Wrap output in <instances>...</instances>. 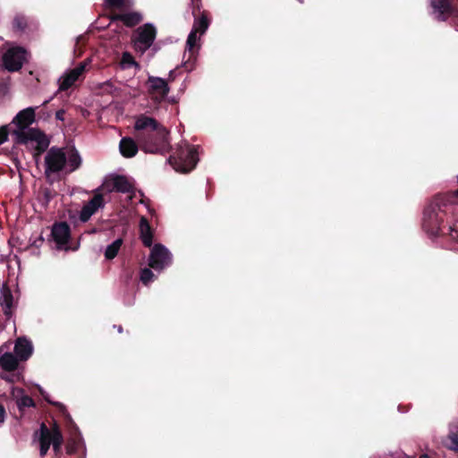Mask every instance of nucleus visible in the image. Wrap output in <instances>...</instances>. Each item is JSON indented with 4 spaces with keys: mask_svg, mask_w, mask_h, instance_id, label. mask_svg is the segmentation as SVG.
<instances>
[{
    "mask_svg": "<svg viewBox=\"0 0 458 458\" xmlns=\"http://www.w3.org/2000/svg\"><path fill=\"white\" fill-rule=\"evenodd\" d=\"M34 107H28L20 111L8 125L0 126V143L10 140L14 143H48L49 140L39 130L30 128L35 120Z\"/></svg>",
    "mask_w": 458,
    "mask_h": 458,
    "instance_id": "f257e3e1",
    "label": "nucleus"
},
{
    "mask_svg": "<svg viewBox=\"0 0 458 458\" xmlns=\"http://www.w3.org/2000/svg\"><path fill=\"white\" fill-rule=\"evenodd\" d=\"M452 206L449 199L445 196H436L424 208L422 229L430 237L449 235L458 242V229L444 225L447 212Z\"/></svg>",
    "mask_w": 458,
    "mask_h": 458,
    "instance_id": "f03ea898",
    "label": "nucleus"
},
{
    "mask_svg": "<svg viewBox=\"0 0 458 458\" xmlns=\"http://www.w3.org/2000/svg\"><path fill=\"white\" fill-rule=\"evenodd\" d=\"M176 148L170 155L169 164L176 172L189 173L198 163V152L193 145H175Z\"/></svg>",
    "mask_w": 458,
    "mask_h": 458,
    "instance_id": "7ed1b4c3",
    "label": "nucleus"
},
{
    "mask_svg": "<svg viewBox=\"0 0 458 458\" xmlns=\"http://www.w3.org/2000/svg\"><path fill=\"white\" fill-rule=\"evenodd\" d=\"M66 164L67 157L64 149L55 147L51 148L45 157L46 176L61 172Z\"/></svg>",
    "mask_w": 458,
    "mask_h": 458,
    "instance_id": "20e7f679",
    "label": "nucleus"
},
{
    "mask_svg": "<svg viewBox=\"0 0 458 458\" xmlns=\"http://www.w3.org/2000/svg\"><path fill=\"white\" fill-rule=\"evenodd\" d=\"M156 37V30L150 24L140 27L134 35L133 44L136 51L143 54L150 47Z\"/></svg>",
    "mask_w": 458,
    "mask_h": 458,
    "instance_id": "39448f33",
    "label": "nucleus"
},
{
    "mask_svg": "<svg viewBox=\"0 0 458 458\" xmlns=\"http://www.w3.org/2000/svg\"><path fill=\"white\" fill-rule=\"evenodd\" d=\"M139 146L145 153L165 155L173 150L172 145H119L120 153L123 157L130 158L139 151Z\"/></svg>",
    "mask_w": 458,
    "mask_h": 458,
    "instance_id": "423d86ee",
    "label": "nucleus"
},
{
    "mask_svg": "<svg viewBox=\"0 0 458 458\" xmlns=\"http://www.w3.org/2000/svg\"><path fill=\"white\" fill-rule=\"evenodd\" d=\"M171 263V254L162 244H156L151 250L148 266L155 270H162Z\"/></svg>",
    "mask_w": 458,
    "mask_h": 458,
    "instance_id": "0eeeda50",
    "label": "nucleus"
},
{
    "mask_svg": "<svg viewBox=\"0 0 458 458\" xmlns=\"http://www.w3.org/2000/svg\"><path fill=\"white\" fill-rule=\"evenodd\" d=\"M209 25L208 19L205 13L198 19H195L192 30L188 36L186 47L189 51H192L200 39V37L206 32Z\"/></svg>",
    "mask_w": 458,
    "mask_h": 458,
    "instance_id": "6e6552de",
    "label": "nucleus"
},
{
    "mask_svg": "<svg viewBox=\"0 0 458 458\" xmlns=\"http://www.w3.org/2000/svg\"><path fill=\"white\" fill-rule=\"evenodd\" d=\"M105 199L100 192V188L97 189L94 196L85 203L80 213V220L82 223L88 222L90 217L99 209L105 207Z\"/></svg>",
    "mask_w": 458,
    "mask_h": 458,
    "instance_id": "1a4fd4ad",
    "label": "nucleus"
},
{
    "mask_svg": "<svg viewBox=\"0 0 458 458\" xmlns=\"http://www.w3.org/2000/svg\"><path fill=\"white\" fill-rule=\"evenodd\" d=\"M26 58L27 53L24 49L21 47L10 48L4 55V67L10 72L18 71Z\"/></svg>",
    "mask_w": 458,
    "mask_h": 458,
    "instance_id": "9d476101",
    "label": "nucleus"
},
{
    "mask_svg": "<svg viewBox=\"0 0 458 458\" xmlns=\"http://www.w3.org/2000/svg\"><path fill=\"white\" fill-rule=\"evenodd\" d=\"M100 191L105 189L108 192L117 191L122 193H129L132 191V184L129 182L124 175H114L110 180L106 181L105 183L99 187Z\"/></svg>",
    "mask_w": 458,
    "mask_h": 458,
    "instance_id": "9b49d317",
    "label": "nucleus"
},
{
    "mask_svg": "<svg viewBox=\"0 0 458 458\" xmlns=\"http://www.w3.org/2000/svg\"><path fill=\"white\" fill-rule=\"evenodd\" d=\"M51 235L58 248H63L71 238L70 225L66 222L55 223L52 227Z\"/></svg>",
    "mask_w": 458,
    "mask_h": 458,
    "instance_id": "f8f14e48",
    "label": "nucleus"
},
{
    "mask_svg": "<svg viewBox=\"0 0 458 458\" xmlns=\"http://www.w3.org/2000/svg\"><path fill=\"white\" fill-rule=\"evenodd\" d=\"M433 14L437 20L445 21L454 13L449 0H431Z\"/></svg>",
    "mask_w": 458,
    "mask_h": 458,
    "instance_id": "ddd939ff",
    "label": "nucleus"
},
{
    "mask_svg": "<svg viewBox=\"0 0 458 458\" xmlns=\"http://www.w3.org/2000/svg\"><path fill=\"white\" fill-rule=\"evenodd\" d=\"M86 63L80 64L76 68L64 73L60 79V89L65 90L72 87L74 82L81 76L86 68Z\"/></svg>",
    "mask_w": 458,
    "mask_h": 458,
    "instance_id": "4468645a",
    "label": "nucleus"
},
{
    "mask_svg": "<svg viewBox=\"0 0 458 458\" xmlns=\"http://www.w3.org/2000/svg\"><path fill=\"white\" fill-rule=\"evenodd\" d=\"M134 128L138 131H158L161 133H166L165 129L160 126L155 119L143 114L136 117Z\"/></svg>",
    "mask_w": 458,
    "mask_h": 458,
    "instance_id": "2eb2a0df",
    "label": "nucleus"
},
{
    "mask_svg": "<svg viewBox=\"0 0 458 458\" xmlns=\"http://www.w3.org/2000/svg\"><path fill=\"white\" fill-rule=\"evenodd\" d=\"M148 83L151 93L156 98L163 99L169 92V87L166 81L159 77L149 76Z\"/></svg>",
    "mask_w": 458,
    "mask_h": 458,
    "instance_id": "dca6fc26",
    "label": "nucleus"
},
{
    "mask_svg": "<svg viewBox=\"0 0 458 458\" xmlns=\"http://www.w3.org/2000/svg\"><path fill=\"white\" fill-rule=\"evenodd\" d=\"M140 238L145 247L150 248L153 244V232L145 216L140 220Z\"/></svg>",
    "mask_w": 458,
    "mask_h": 458,
    "instance_id": "f3484780",
    "label": "nucleus"
},
{
    "mask_svg": "<svg viewBox=\"0 0 458 458\" xmlns=\"http://www.w3.org/2000/svg\"><path fill=\"white\" fill-rule=\"evenodd\" d=\"M14 352L20 360H27L32 354L31 343L24 338H19L14 346Z\"/></svg>",
    "mask_w": 458,
    "mask_h": 458,
    "instance_id": "a211bd4d",
    "label": "nucleus"
},
{
    "mask_svg": "<svg viewBox=\"0 0 458 458\" xmlns=\"http://www.w3.org/2000/svg\"><path fill=\"white\" fill-rule=\"evenodd\" d=\"M2 294V301L1 305L3 307L4 314L7 318L12 317V308L13 306V296L11 289L7 284H4L1 289Z\"/></svg>",
    "mask_w": 458,
    "mask_h": 458,
    "instance_id": "6ab92c4d",
    "label": "nucleus"
},
{
    "mask_svg": "<svg viewBox=\"0 0 458 458\" xmlns=\"http://www.w3.org/2000/svg\"><path fill=\"white\" fill-rule=\"evenodd\" d=\"M39 434L38 436V442L39 443H48L49 445L52 444L54 437H55V422L53 423V426L51 428H49L44 422L41 423L39 431L35 432V437Z\"/></svg>",
    "mask_w": 458,
    "mask_h": 458,
    "instance_id": "aec40b11",
    "label": "nucleus"
},
{
    "mask_svg": "<svg viewBox=\"0 0 458 458\" xmlns=\"http://www.w3.org/2000/svg\"><path fill=\"white\" fill-rule=\"evenodd\" d=\"M0 366L5 371H14L18 367V358L12 352H5L0 357Z\"/></svg>",
    "mask_w": 458,
    "mask_h": 458,
    "instance_id": "412c9836",
    "label": "nucleus"
},
{
    "mask_svg": "<svg viewBox=\"0 0 458 458\" xmlns=\"http://www.w3.org/2000/svg\"><path fill=\"white\" fill-rule=\"evenodd\" d=\"M114 19L123 21L128 27H132L141 21V15L138 13H125L115 15Z\"/></svg>",
    "mask_w": 458,
    "mask_h": 458,
    "instance_id": "4be33fe9",
    "label": "nucleus"
},
{
    "mask_svg": "<svg viewBox=\"0 0 458 458\" xmlns=\"http://www.w3.org/2000/svg\"><path fill=\"white\" fill-rule=\"evenodd\" d=\"M123 239L118 238L115 241H114L111 244H109L105 250V254H104L105 258L107 260L114 259L117 256V254L123 245Z\"/></svg>",
    "mask_w": 458,
    "mask_h": 458,
    "instance_id": "5701e85b",
    "label": "nucleus"
},
{
    "mask_svg": "<svg viewBox=\"0 0 458 458\" xmlns=\"http://www.w3.org/2000/svg\"><path fill=\"white\" fill-rule=\"evenodd\" d=\"M455 428V431H449L445 441V446L454 453H458V426Z\"/></svg>",
    "mask_w": 458,
    "mask_h": 458,
    "instance_id": "b1692460",
    "label": "nucleus"
},
{
    "mask_svg": "<svg viewBox=\"0 0 458 458\" xmlns=\"http://www.w3.org/2000/svg\"><path fill=\"white\" fill-rule=\"evenodd\" d=\"M67 163L69 164V166L71 167V172L75 171L81 165V157L78 150L74 148V145H72V148L69 152V157L67 158Z\"/></svg>",
    "mask_w": 458,
    "mask_h": 458,
    "instance_id": "393cba45",
    "label": "nucleus"
},
{
    "mask_svg": "<svg viewBox=\"0 0 458 458\" xmlns=\"http://www.w3.org/2000/svg\"><path fill=\"white\" fill-rule=\"evenodd\" d=\"M98 89L102 94H110L115 97H120V89L111 81H106L98 85Z\"/></svg>",
    "mask_w": 458,
    "mask_h": 458,
    "instance_id": "a878e982",
    "label": "nucleus"
},
{
    "mask_svg": "<svg viewBox=\"0 0 458 458\" xmlns=\"http://www.w3.org/2000/svg\"><path fill=\"white\" fill-rule=\"evenodd\" d=\"M64 443L63 434L58 424L55 421V437L52 442L53 449L55 454H58L61 451L62 445Z\"/></svg>",
    "mask_w": 458,
    "mask_h": 458,
    "instance_id": "bb28decb",
    "label": "nucleus"
},
{
    "mask_svg": "<svg viewBox=\"0 0 458 458\" xmlns=\"http://www.w3.org/2000/svg\"><path fill=\"white\" fill-rule=\"evenodd\" d=\"M121 66L123 69H127L132 66L138 70L140 69L139 64L134 60L133 56L128 52H124L123 54L121 59Z\"/></svg>",
    "mask_w": 458,
    "mask_h": 458,
    "instance_id": "cd10ccee",
    "label": "nucleus"
},
{
    "mask_svg": "<svg viewBox=\"0 0 458 458\" xmlns=\"http://www.w3.org/2000/svg\"><path fill=\"white\" fill-rule=\"evenodd\" d=\"M16 403L20 411H23L25 408L34 407L36 405L34 400L26 394L18 398Z\"/></svg>",
    "mask_w": 458,
    "mask_h": 458,
    "instance_id": "c85d7f7f",
    "label": "nucleus"
},
{
    "mask_svg": "<svg viewBox=\"0 0 458 458\" xmlns=\"http://www.w3.org/2000/svg\"><path fill=\"white\" fill-rule=\"evenodd\" d=\"M56 192L50 188H44L40 191L41 200L44 205L47 206Z\"/></svg>",
    "mask_w": 458,
    "mask_h": 458,
    "instance_id": "c756f323",
    "label": "nucleus"
},
{
    "mask_svg": "<svg viewBox=\"0 0 458 458\" xmlns=\"http://www.w3.org/2000/svg\"><path fill=\"white\" fill-rule=\"evenodd\" d=\"M155 278L154 273L151 269L145 267L140 270V279L144 285H148Z\"/></svg>",
    "mask_w": 458,
    "mask_h": 458,
    "instance_id": "7c9ffc66",
    "label": "nucleus"
},
{
    "mask_svg": "<svg viewBox=\"0 0 458 458\" xmlns=\"http://www.w3.org/2000/svg\"><path fill=\"white\" fill-rule=\"evenodd\" d=\"M110 6L122 7L129 5L130 0H106Z\"/></svg>",
    "mask_w": 458,
    "mask_h": 458,
    "instance_id": "2f4dec72",
    "label": "nucleus"
},
{
    "mask_svg": "<svg viewBox=\"0 0 458 458\" xmlns=\"http://www.w3.org/2000/svg\"><path fill=\"white\" fill-rule=\"evenodd\" d=\"M56 407L59 408L60 411L63 413V415L65 417V419L72 420L71 415L68 413L65 406L60 403H54Z\"/></svg>",
    "mask_w": 458,
    "mask_h": 458,
    "instance_id": "473e14b6",
    "label": "nucleus"
},
{
    "mask_svg": "<svg viewBox=\"0 0 458 458\" xmlns=\"http://www.w3.org/2000/svg\"><path fill=\"white\" fill-rule=\"evenodd\" d=\"M50 445L48 443H39V453H40V455L43 457L47 454V453L48 452L49 448H50Z\"/></svg>",
    "mask_w": 458,
    "mask_h": 458,
    "instance_id": "72a5a7b5",
    "label": "nucleus"
},
{
    "mask_svg": "<svg viewBox=\"0 0 458 458\" xmlns=\"http://www.w3.org/2000/svg\"><path fill=\"white\" fill-rule=\"evenodd\" d=\"M49 145H36L35 147V156H39L42 153L46 152L47 150V148Z\"/></svg>",
    "mask_w": 458,
    "mask_h": 458,
    "instance_id": "f704fd0d",
    "label": "nucleus"
},
{
    "mask_svg": "<svg viewBox=\"0 0 458 458\" xmlns=\"http://www.w3.org/2000/svg\"><path fill=\"white\" fill-rule=\"evenodd\" d=\"M64 114H65V113H64V110H59V111H57V112H56V114H55V117H56V119L61 120V121H64Z\"/></svg>",
    "mask_w": 458,
    "mask_h": 458,
    "instance_id": "c9c22d12",
    "label": "nucleus"
},
{
    "mask_svg": "<svg viewBox=\"0 0 458 458\" xmlns=\"http://www.w3.org/2000/svg\"><path fill=\"white\" fill-rule=\"evenodd\" d=\"M5 411L4 407L0 404V423L4 420Z\"/></svg>",
    "mask_w": 458,
    "mask_h": 458,
    "instance_id": "e433bc0d",
    "label": "nucleus"
},
{
    "mask_svg": "<svg viewBox=\"0 0 458 458\" xmlns=\"http://www.w3.org/2000/svg\"><path fill=\"white\" fill-rule=\"evenodd\" d=\"M120 143H122V144H124V143H133V141H132L131 139H128V138H123V139L120 140Z\"/></svg>",
    "mask_w": 458,
    "mask_h": 458,
    "instance_id": "4c0bfd02",
    "label": "nucleus"
},
{
    "mask_svg": "<svg viewBox=\"0 0 458 458\" xmlns=\"http://www.w3.org/2000/svg\"><path fill=\"white\" fill-rule=\"evenodd\" d=\"M420 458H430V456H429V455H428L427 454H421V455L420 456Z\"/></svg>",
    "mask_w": 458,
    "mask_h": 458,
    "instance_id": "58836bf2",
    "label": "nucleus"
},
{
    "mask_svg": "<svg viewBox=\"0 0 458 458\" xmlns=\"http://www.w3.org/2000/svg\"><path fill=\"white\" fill-rule=\"evenodd\" d=\"M117 330L119 333H122L123 332V327L122 326H118L117 327Z\"/></svg>",
    "mask_w": 458,
    "mask_h": 458,
    "instance_id": "ea45409f",
    "label": "nucleus"
},
{
    "mask_svg": "<svg viewBox=\"0 0 458 458\" xmlns=\"http://www.w3.org/2000/svg\"><path fill=\"white\" fill-rule=\"evenodd\" d=\"M407 458H415V456H407Z\"/></svg>",
    "mask_w": 458,
    "mask_h": 458,
    "instance_id": "a19ab883",
    "label": "nucleus"
}]
</instances>
